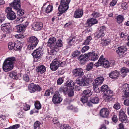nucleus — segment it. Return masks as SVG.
<instances>
[{"label": "nucleus", "mask_w": 129, "mask_h": 129, "mask_svg": "<svg viewBox=\"0 0 129 129\" xmlns=\"http://www.w3.org/2000/svg\"><path fill=\"white\" fill-rule=\"evenodd\" d=\"M23 108L25 111H27L30 109V106L28 105L24 104Z\"/></svg>", "instance_id": "obj_59"}, {"label": "nucleus", "mask_w": 129, "mask_h": 129, "mask_svg": "<svg viewBox=\"0 0 129 129\" xmlns=\"http://www.w3.org/2000/svg\"><path fill=\"white\" fill-rule=\"evenodd\" d=\"M113 65V63H110L108 61L104 58L102 55L100 57L98 62L94 64L95 66L97 67L102 65L105 68H108L109 67L112 66Z\"/></svg>", "instance_id": "obj_4"}, {"label": "nucleus", "mask_w": 129, "mask_h": 129, "mask_svg": "<svg viewBox=\"0 0 129 129\" xmlns=\"http://www.w3.org/2000/svg\"><path fill=\"white\" fill-rule=\"evenodd\" d=\"M69 89L66 86L61 87L59 89V91L61 92H63L64 93H66L69 90Z\"/></svg>", "instance_id": "obj_38"}, {"label": "nucleus", "mask_w": 129, "mask_h": 129, "mask_svg": "<svg viewBox=\"0 0 129 129\" xmlns=\"http://www.w3.org/2000/svg\"><path fill=\"white\" fill-rule=\"evenodd\" d=\"M60 128V129H71V127L70 126L65 124L61 125Z\"/></svg>", "instance_id": "obj_52"}, {"label": "nucleus", "mask_w": 129, "mask_h": 129, "mask_svg": "<svg viewBox=\"0 0 129 129\" xmlns=\"http://www.w3.org/2000/svg\"><path fill=\"white\" fill-rule=\"evenodd\" d=\"M67 109L69 110H73L74 111L77 112L78 111V109L76 107H73L72 105L70 106L67 107Z\"/></svg>", "instance_id": "obj_56"}, {"label": "nucleus", "mask_w": 129, "mask_h": 129, "mask_svg": "<svg viewBox=\"0 0 129 129\" xmlns=\"http://www.w3.org/2000/svg\"><path fill=\"white\" fill-rule=\"evenodd\" d=\"M89 57V60L93 61L96 60L98 58V56L95 51L87 53Z\"/></svg>", "instance_id": "obj_17"}, {"label": "nucleus", "mask_w": 129, "mask_h": 129, "mask_svg": "<svg viewBox=\"0 0 129 129\" xmlns=\"http://www.w3.org/2000/svg\"><path fill=\"white\" fill-rule=\"evenodd\" d=\"M127 48L124 46H121L118 48L117 53L121 57H124L125 55L124 53L127 50Z\"/></svg>", "instance_id": "obj_15"}, {"label": "nucleus", "mask_w": 129, "mask_h": 129, "mask_svg": "<svg viewBox=\"0 0 129 129\" xmlns=\"http://www.w3.org/2000/svg\"><path fill=\"white\" fill-rule=\"evenodd\" d=\"M62 100V99L59 93L58 92H56L52 99L53 103L55 104L60 103Z\"/></svg>", "instance_id": "obj_9"}, {"label": "nucleus", "mask_w": 129, "mask_h": 129, "mask_svg": "<svg viewBox=\"0 0 129 129\" xmlns=\"http://www.w3.org/2000/svg\"><path fill=\"white\" fill-rule=\"evenodd\" d=\"M5 17L4 14L0 15V23H2L5 19Z\"/></svg>", "instance_id": "obj_61"}, {"label": "nucleus", "mask_w": 129, "mask_h": 129, "mask_svg": "<svg viewBox=\"0 0 129 129\" xmlns=\"http://www.w3.org/2000/svg\"><path fill=\"white\" fill-rule=\"evenodd\" d=\"M15 46V43H13L12 42H9L8 44V47L10 50H12L14 49V50Z\"/></svg>", "instance_id": "obj_41"}, {"label": "nucleus", "mask_w": 129, "mask_h": 129, "mask_svg": "<svg viewBox=\"0 0 129 129\" xmlns=\"http://www.w3.org/2000/svg\"><path fill=\"white\" fill-rule=\"evenodd\" d=\"M28 41L31 43L28 46V49L29 50L33 49L35 47L38 42L37 38L34 36H31L28 38Z\"/></svg>", "instance_id": "obj_5"}, {"label": "nucleus", "mask_w": 129, "mask_h": 129, "mask_svg": "<svg viewBox=\"0 0 129 129\" xmlns=\"http://www.w3.org/2000/svg\"><path fill=\"white\" fill-rule=\"evenodd\" d=\"M41 123L39 121H36L34 124V129H36L37 128H39Z\"/></svg>", "instance_id": "obj_43"}, {"label": "nucleus", "mask_w": 129, "mask_h": 129, "mask_svg": "<svg viewBox=\"0 0 129 129\" xmlns=\"http://www.w3.org/2000/svg\"><path fill=\"white\" fill-rule=\"evenodd\" d=\"M112 120L114 122H116L118 121V118L116 115H114L112 118Z\"/></svg>", "instance_id": "obj_64"}, {"label": "nucleus", "mask_w": 129, "mask_h": 129, "mask_svg": "<svg viewBox=\"0 0 129 129\" xmlns=\"http://www.w3.org/2000/svg\"><path fill=\"white\" fill-rule=\"evenodd\" d=\"M15 36L16 38L20 39H22L25 37L23 33L16 35Z\"/></svg>", "instance_id": "obj_46"}, {"label": "nucleus", "mask_w": 129, "mask_h": 129, "mask_svg": "<svg viewBox=\"0 0 129 129\" xmlns=\"http://www.w3.org/2000/svg\"><path fill=\"white\" fill-rule=\"evenodd\" d=\"M109 77L112 79H116L119 77L120 74L118 71L115 70L109 73Z\"/></svg>", "instance_id": "obj_24"}, {"label": "nucleus", "mask_w": 129, "mask_h": 129, "mask_svg": "<svg viewBox=\"0 0 129 129\" xmlns=\"http://www.w3.org/2000/svg\"><path fill=\"white\" fill-rule=\"evenodd\" d=\"M83 13V10L80 9L76 10L74 12V16L76 18H80L82 16Z\"/></svg>", "instance_id": "obj_27"}, {"label": "nucleus", "mask_w": 129, "mask_h": 129, "mask_svg": "<svg viewBox=\"0 0 129 129\" xmlns=\"http://www.w3.org/2000/svg\"><path fill=\"white\" fill-rule=\"evenodd\" d=\"M83 94L87 97H89L92 94V93L89 90H84L83 92Z\"/></svg>", "instance_id": "obj_34"}, {"label": "nucleus", "mask_w": 129, "mask_h": 129, "mask_svg": "<svg viewBox=\"0 0 129 129\" xmlns=\"http://www.w3.org/2000/svg\"><path fill=\"white\" fill-rule=\"evenodd\" d=\"M113 95V91L109 89L104 94L103 97L105 101H110L112 100Z\"/></svg>", "instance_id": "obj_10"}, {"label": "nucleus", "mask_w": 129, "mask_h": 129, "mask_svg": "<svg viewBox=\"0 0 129 129\" xmlns=\"http://www.w3.org/2000/svg\"><path fill=\"white\" fill-rule=\"evenodd\" d=\"M89 49V47L88 46H84L82 49L81 51L82 53H84Z\"/></svg>", "instance_id": "obj_55"}, {"label": "nucleus", "mask_w": 129, "mask_h": 129, "mask_svg": "<svg viewBox=\"0 0 129 129\" xmlns=\"http://www.w3.org/2000/svg\"><path fill=\"white\" fill-rule=\"evenodd\" d=\"M22 47V44L20 41H17L15 42L14 50H20Z\"/></svg>", "instance_id": "obj_30"}, {"label": "nucleus", "mask_w": 129, "mask_h": 129, "mask_svg": "<svg viewBox=\"0 0 129 129\" xmlns=\"http://www.w3.org/2000/svg\"><path fill=\"white\" fill-rule=\"evenodd\" d=\"M1 30L7 34L9 33L10 29L11 27L9 23L3 24L1 25Z\"/></svg>", "instance_id": "obj_16"}, {"label": "nucleus", "mask_w": 129, "mask_h": 129, "mask_svg": "<svg viewBox=\"0 0 129 129\" xmlns=\"http://www.w3.org/2000/svg\"><path fill=\"white\" fill-rule=\"evenodd\" d=\"M43 26L42 23L41 22L34 23L32 25V27L35 30H41Z\"/></svg>", "instance_id": "obj_22"}, {"label": "nucleus", "mask_w": 129, "mask_h": 129, "mask_svg": "<svg viewBox=\"0 0 129 129\" xmlns=\"http://www.w3.org/2000/svg\"><path fill=\"white\" fill-rule=\"evenodd\" d=\"M73 75L75 77L78 76L82 77L84 75V72L82 69L81 68H76L72 72Z\"/></svg>", "instance_id": "obj_12"}, {"label": "nucleus", "mask_w": 129, "mask_h": 129, "mask_svg": "<svg viewBox=\"0 0 129 129\" xmlns=\"http://www.w3.org/2000/svg\"><path fill=\"white\" fill-rule=\"evenodd\" d=\"M104 80V78L103 77H100L97 78L95 81L96 84L97 85L102 84Z\"/></svg>", "instance_id": "obj_31"}, {"label": "nucleus", "mask_w": 129, "mask_h": 129, "mask_svg": "<svg viewBox=\"0 0 129 129\" xmlns=\"http://www.w3.org/2000/svg\"><path fill=\"white\" fill-rule=\"evenodd\" d=\"M104 35V32L98 31L97 32L96 36L98 38H99L100 37H103Z\"/></svg>", "instance_id": "obj_44"}, {"label": "nucleus", "mask_w": 129, "mask_h": 129, "mask_svg": "<svg viewBox=\"0 0 129 129\" xmlns=\"http://www.w3.org/2000/svg\"><path fill=\"white\" fill-rule=\"evenodd\" d=\"M98 22L97 20L95 19L91 18L88 19L86 23L87 26L91 27L93 25L96 24Z\"/></svg>", "instance_id": "obj_21"}, {"label": "nucleus", "mask_w": 129, "mask_h": 129, "mask_svg": "<svg viewBox=\"0 0 129 129\" xmlns=\"http://www.w3.org/2000/svg\"><path fill=\"white\" fill-rule=\"evenodd\" d=\"M100 115L102 117L106 118L108 116L109 112L108 109L103 108L101 109L100 112Z\"/></svg>", "instance_id": "obj_19"}, {"label": "nucleus", "mask_w": 129, "mask_h": 129, "mask_svg": "<svg viewBox=\"0 0 129 129\" xmlns=\"http://www.w3.org/2000/svg\"><path fill=\"white\" fill-rule=\"evenodd\" d=\"M124 19L123 17L121 15H119L117 17V22L119 24L121 23Z\"/></svg>", "instance_id": "obj_40"}, {"label": "nucleus", "mask_w": 129, "mask_h": 129, "mask_svg": "<svg viewBox=\"0 0 129 129\" xmlns=\"http://www.w3.org/2000/svg\"><path fill=\"white\" fill-rule=\"evenodd\" d=\"M92 74H88L87 76V79L89 80V82H91L93 80V79L92 78Z\"/></svg>", "instance_id": "obj_60"}, {"label": "nucleus", "mask_w": 129, "mask_h": 129, "mask_svg": "<svg viewBox=\"0 0 129 129\" xmlns=\"http://www.w3.org/2000/svg\"><path fill=\"white\" fill-rule=\"evenodd\" d=\"M75 40V38L73 37L71 39L70 38L67 40V42L68 44L70 45H72V44L73 43Z\"/></svg>", "instance_id": "obj_47"}, {"label": "nucleus", "mask_w": 129, "mask_h": 129, "mask_svg": "<svg viewBox=\"0 0 129 129\" xmlns=\"http://www.w3.org/2000/svg\"><path fill=\"white\" fill-rule=\"evenodd\" d=\"M50 47V50L48 51V55L47 56V57H49V58H52L54 55L56 54L57 51L58 50L57 48H55V47L54 46Z\"/></svg>", "instance_id": "obj_13"}, {"label": "nucleus", "mask_w": 129, "mask_h": 129, "mask_svg": "<svg viewBox=\"0 0 129 129\" xmlns=\"http://www.w3.org/2000/svg\"><path fill=\"white\" fill-rule=\"evenodd\" d=\"M75 83L73 81L70 80H68L66 83V85L67 87H73Z\"/></svg>", "instance_id": "obj_35"}, {"label": "nucleus", "mask_w": 129, "mask_h": 129, "mask_svg": "<svg viewBox=\"0 0 129 129\" xmlns=\"http://www.w3.org/2000/svg\"><path fill=\"white\" fill-rule=\"evenodd\" d=\"M56 41L55 38L53 37L50 38L47 42V45L49 47L53 46H54Z\"/></svg>", "instance_id": "obj_26"}, {"label": "nucleus", "mask_w": 129, "mask_h": 129, "mask_svg": "<svg viewBox=\"0 0 129 129\" xmlns=\"http://www.w3.org/2000/svg\"><path fill=\"white\" fill-rule=\"evenodd\" d=\"M90 101L94 104L98 103L99 101V99L97 97H91L90 98Z\"/></svg>", "instance_id": "obj_36"}, {"label": "nucleus", "mask_w": 129, "mask_h": 129, "mask_svg": "<svg viewBox=\"0 0 129 129\" xmlns=\"http://www.w3.org/2000/svg\"><path fill=\"white\" fill-rule=\"evenodd\" d=\"M10 77L13 79H17L19 78V76L17 74L16 72H10L9 75Z\"/></svg>", "instance_id": "obj_32"}, {"label": "nucleus", "mask_w": 129, "mask_h": 129, "mask_svg": "<svg viewBox=\"0 0 129 129\" xmlns=\"http://www.w3.org/2000/svg\"><path fill=\"white\" fill-rule=\"evenodd\" d=\"M117 0H113L110 2V6H114L116 3Z\"/></svg>", "instance_id": "obj_63"}, {"label": "nucleus", "mask_w": 129, "mask_h": 129, "mask_svg": "<svg viewBox=\"0 0 129 129\" xmlns=\"http://www.w3.org/2000/svg\"><path fill=\"white\" fill-rule=\"evenodd\" d=\"M19 127L20 125L17 124L10 126V127L4 129H16L19 128Z\"/></svg>", "instance_id": "obj_49"}, {"label": "nucleus", "mask_w": 129, "mask_h": 129, "mask_svg": "<svg viewBox=\"0 0 129 129\" xmlns=\"http://www.w3.org/2000/svg\"><path fill=\"white\" fill-rule=\"evenodd\" d=\"M59 65V62L56 59H54L51 63L50 67L52 70L55 71L58 69Z\"/></svg>", "instance_id": "obj_11"}, {"label": "nucleus", "mask_w": 129, "mask_h": 129, "mask_svg": "<svg viewBox=\"0 0 129 129\" xmlns=\"http://www.w3.org/2000/svg\"><path fill=\"white\" fill-rule=\"evenodd\" d=\"M29 90L31 93H33L36 91H40L42 90V88L38 85L31 83L28 85Z\"/></svg>", "instance_id": "obj_8"}, {"label": "nucleus", "mask_w": 129, "mask_h": 129, "mask_svg": "<svg viewBox=\"0 0 129 129\" xmlns=\"http://www.w3.org/2000/svg\"><path fill=\"white\" fill-rule=\"evenodd\" d=\"M70 1V0H61V3L58 8L59 12L57 13L58 16L61 15L68 9V4Z\"/></svg>", "instance_id": "obj_3"}, {"label": "nucleus", "mask_w": 129, "mask_h": 129, "mask_svg": "<svg viewBox=\"0 0 129 129\" xmlns=\"http://www.w3.org/2000/svg\"><path fill=\"white\" fill-rule=\"evenodd\" d=\"M129 71V70L125 67H123L122 68L120 71L121 76L123 77H124L126 75L127 73Z\"/></svg>", "instance_id": "obj_29"}, {"label": "nucleus", "mask_w": 129, "mask_h": 129, "mask_svg": "<svg viewBox=\"0 0 129 129\" xmlns=\"http://www.w3.org/2000/svg\"><path fill=\"white\" fill-rule=\"evenodd\" d=\"M80 54V52L78 51H74L72 54V56L74 57L78 56Z\"/></svg>", "instance_id": "obj_51"}, {"label": "nucleus", "mask_w": 129, "mask_h": 129, "mask_svg": "<svg viewBox=\"0 0 129 129\" xmlns=\"http://www.w3.org/2000/svg\"><path fill=\"white\" fill-rule=\"evenodd\" d=\"M5 11L7 14V17L8 19L13 20L16 18V14L12 10V8L11 7H7Z\"/></svg>", "instance_id": "obj_6"}, {"label": "nucleus", "mask_w": 129, "mask_h": 129, "mask_svg": "<svg viewBox=\"0 0 129 129\" xmlns=\"http://www.w3.org/2000/svg\"><path fill=\"white\" fill-rule=\"evenodd\" d=\"M36 70L37 72L42 74L46 71V68L43 65H41L36 67Z\"/></svg>", "instance_id": "obj_25"}, {"label": "nucleus", "mask_w": 129, "mask_h": 129, "mask_svg": "<svg viewBox=\"0 0 129 129\" xmlns=\"http://www.w3.org/2000/svg\"><path fill=\"white\" fill-rule=\"evenodd\" d=\"M108 88V86L107 85H103L101 88V91L102 92H103L104 94L105 92H106L109 89Z\"/></svg>", "instance_id": "obj_37"}, {"label": "nucleus", "mask_w": 129, "mask_h": 129, "mask_svg": "<svg viewBox=\"0 0 129 129\" xmlns=\"http://www.w3.org/2000/svg\"><path fill=\"white\" fill-rule=\"evenodd\" d=\"M92 38L90 36H89L87 37L86 40L85 41L83 45H87L89 44L90 41L92 40Z\"/></svg>", "instance_id": "obj_42"}, {"label": "nucleus", "mask_w": 129, "mask_h": 129, "mask_svg": "<svg viewBox=\"0 0 129 129\" xmlns=\"http://www.w3.org/2000/svg\"><path fill=\"white\" fill-rule=\"evenodd\" d=\"M67 92L68 93V95L69 96L71 97L74 95L73 89L72 88L69 89Z\"/></svg>", "instance_id": "obj_45"}, {"label": "nucleus", "mask_w": 129, "mask_h": 129, "mask_svg": "<svg viewBox=\"0 0 129 129\" xmlns=\"http://www.w3.org/2000/svg\"><path fill=\"white\" fill-rule=\"evenodd\" d=\"M35 108L37 109H39L41 108V104L39 102H35Z\"/></svg>", "instance_id": "obj_50"}, {"label": "nucleus", "mask_w": 129, "mask_h": 129, "mask_svg": "<svg viewBox=\"0 0 129 129\" xmlns=\"http://www.w3.org/2000/svg\"><path fill=\"white\" fill-rule=\"evenodd\" d=\"M119 120L122 122L126 123L128 121L127 118L124 111L121 109L119 112Z\"/></svg>", "instance_id": "obj_14"}, {"label": "nucleus", "mask_w": 129, "mask_h": 129, "mask_svg": "<svg viewBox=\"0 0 129 129\" xmlns=\"http://www.w3.org/2000/svg\"><path fill=\"white\" fill-rule=\"evenodd\" d=\"M63 82V80L62 78H59L57 80V84L59 85H61Z\"/></svg>", "instance_id": "obj_62"}, {"label": "nucleus", "mask_w": 129, "mask_h": 129, "mask_svg": "<svg viewBox=\"0 0 129 129\" xmlns=\"http://www.w3.org/2000/svg\"><path fill=\"white\" fill-rule=\"evenodd\" d=\"M42 51V48L40 47L34 51L32 55L35 61H40L41 58V57L43 54Z\"/></svg>", "instance_id": "obj_7"}, {"label": "nucleus", "mask_w": 129, "mask_h": 129, "mask_svg": "<svg viewBox=\"0 0 129 129\" xmlns=\"http://www.w3.org/2000/svg\"><path fill=\"white\" fill-rule=\"evenodd\" d=\"M93 66V63L90 62L88 64L87 66L86 70L89 71L91 69Z\"/></svg>", "instance_id": "obj_48"}, {"label": "nucleus", "mask_w": 129, "mask_h": 129, "mask_svg": "<svg viewBox=\"0 0 129 129\" xmlns=\"http://www.w3.org/2000/svg\"><path fill=\"white\" fill-rule=\"evenodd\" d=\"M27 27L26 25L20 24L16 26V28L18 32H24Z\"/></svg>", "instance_id": "obj_28"}, {"label": "nucleus", "mask_w": 129, "mask_h": 129, "mask_svg": "<svg viewBox=\"0 0 129 129\" xmlns=\"http://www.w3.org/2000/svg\"><path fill=\"white\" fill-rule=\"evenodd\" d=\"M123 90L126 97H129V84L126 83L123 86Z\"/></svg>", "instance_id": "obj_20"}, {"label": "nucleus", "mask_w": 129, "mask_h": 129, "mask_svg": "<svg viewBox=\"0 0 129 129\" xmlns=\"http://www.w3.org/2000/svg\"><path fill=\"white\" fill-rule=\"evenodd\" d=\"M23 79L26 82H28L29 80V77L28 75L25 74L23 76Z\"/></svg>", "instance_id": "obj_53"}, {"label": "nucleus", "mask_w": 129, "mask_h": 129, "mask_svg": "<svg viewBox=\"0 0 129 129\" xmlns=\"http://www.w3.org/2000/svg\"><path fill=\"white\" fill-rule=\"evenodd\" d=\"M85 79L82 77H79L76 80V83L80 86H85L86 84L85 82Z\"/></svg>", "instance_id": "obj_23"}, {"label": "nucleus", "mask_w": 129, "mask_h": 129, "mask_svg": "<svg viewBox=\"0 0 129 129\" xmlns=\"http://www.w3.org/2000/svg\"><path fill=\"white\" fill-rule=\"evenodd\" d=\"M53 9V7L52 6L49 5L46 9L45 11L47 13H48L51 12Z\"/></svg>", "instance_id": "obj_39"}, {"label": "nucleus", "mask_w": 129, "mask_h": 129, "mask_svg": "<svg viewBox=\"0 0 129 129\" xmlns=\"http://www.w3.org/2000/svg\"><path fill=\"white\" fill-rule=\"evenodd\" d=\"M15 59V58L11 57L8 58L5 60L2 66L3 69L4 71L8 72L13 69Z\"/></svg>", "instance_id": "obj_1"}, {"label": "nucleus", "mask_w": 129, "mask_h": 129, "mask_svg": "<svg viewBox=\"0 0 129 129\" xmlns=\"http://www.w3.org/2000/svg\"><path fill=\"white\" fill-rule=\"evenodd\" d=\"M87 97L86 96H83L81 98L82 102L83 103H86L88 100Z\"/></svg>", "instance_id": "obj_54"}, {"label": "nucleus", "mask_w": 129, "mask_h": 129, "mask_svg": "<svg viewBox=\"0 0 129 129\" xmlns=\"http://www.w3.org/2000/svg\"><path fill=\"white\" fill-rule=\"evenodd\" d=\"M79 60L81 64L84 63L86 61L89 60L88 53L80 55L79 57Z\"/></svg>", "instance_id": "obj_18"}, {"label": "nucleus", "mask_w": 129, "mask_h": 129, "mask_svg": "<svg viewBox=\"0 0 129 129\" xmlns=\"http://www.w3.org/2000/svg\"><path fill=\"white\" fill-rule=\"evenodd\" d=\"M98 30L99 31L104 32L106 31V27L103 26L99 27Z\"/></svg>", "instance_id": "obj_58"}, {"label": "nucleus", "mask_w": 129, "mask_h": 129, "mask_svg": "<svg viewBox=\"0 0 129 129\" xmlns=\"http://www.w3.org/2000/svg\"><path fill=\"white\" fill-rule=\"evenodd\" d=\"M63 46V42L61 39H59L56 42V44L54 45L55 48L58 50L59 48Z\"/></svg>", "instance_id": "obj_33"}, {"label": "nucleus", "mask_w": 129, "mask_h": 129, "mask_svg": "<svg viewBox=\"0 0 129 129\" xmlns=\"http://www.w3.org/2000/svg\"><path fill=\"white\" fill-rule=\"evenodd\" d=\"M10 6L14 9L17 11V14L18 15L22 16L24 14V10L20 9L21 3L20 0H14L13 2L9 4Z\"/></svg>", "instance_id": "obj_2"}, {"label": "nucleus", "mask_w": 129, "mask_h": 129, "mask_svg": "<svg viewBox=\"0 0 129 129\" xmlns=\"http://www.w3.org/2000/svg\"><path fill=\"white\" fill-rule=\"evenodd\" d=\"M120 104L118 103H116L113 106L114 108L117 110L119 109H120Z\"/></svg>", "instance_id": "obj_57"}]
</instances>
